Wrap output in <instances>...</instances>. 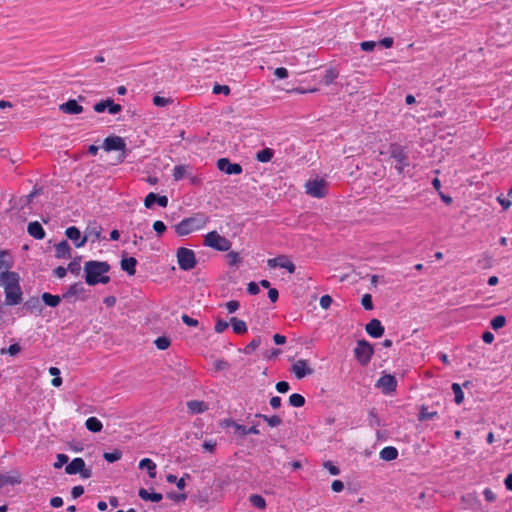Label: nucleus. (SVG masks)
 I'll return each instance as SVG.
<instances>
[{
	"label": "nucleus",
	"mask_w": 512,
	"mask_h": 512,
	"mask_svg": "<svg viewBox=\"0 0 512 512\" xmlns=\"http://www.w3.org/2000/svg\"><path fill=\"white\" fill-rule=\"evenodd\" d=\"M0 286L5 293V304L8 306L19 305L22 301V289L20 287V276L14 271H3L0 273Z\"/></svg>",
	"instance_id": "f257e3e1"
},
{
	"label": "nucleus",
	"mask_w": 512,
	"mask_h": 512,
	"mask_svg": "<svg viewBox=\"0 0 512 512\" xmlns=\"http://www.w3.org/2000/svg\"><path fill=\"white\" fill-rule=\"evenodd\" d=\"M85 282L89 286L97 284H107L110 282V277L106 275L111 266L106 261L90 260L84 264Z\"/></svg>",
	"instance_id": "f03ea898"
},
{
	"label": "nucleus",
	"mask_w": 512,
	"mask_h": 512,
	"mask_svg": "<svg viewBox=\"0 0 512 512\" xmlns=\"http://www.w3.org/2000/svg\"><path fill=\"white\" fill-rule=\"evenodd\" d=\"M208 221L209 218L207 216L199 213L194 216L184 218L174 226V229L178 236H186L193 231L204 228Z\"/></svg>",
	"instance_id": "7ed1b4c3"
},
{
	"label": "nucleus",
	"mask_w": 512,
	"mask_h": 512,
	"mask_svg": "<svg viewBox=\"0 0 512 512\" xmlns=\"http://www.w3.org/2000/svg\"><path fill=\"white\" fill-rule=\"evenodd\" d=\"M388 152L390 157L396 161L395 169L398 174H402L404 169L410 165L406 147L396 142L390 143Z\"/></svg>",
	"instance_id": "20e7f679"
},
{
	"label": "nucleus",
	"mask_w": 512,
	"mask_h": 512,
	"mask_svg": "<svg viewBox=\"0 0 512 512\" xmlns=\"http://www.w3.org/2000/svg\"><path fill=\"white\" fill-rule=\"evenodd\" d=\"M204 246L210 247L216 251L227 252L232 246V242L217 231H211L204 236Z\"/></svg>",
	"instance_id": "39448f33"
},
{
	"label": "nucleus",
	"mask_w": 512,
	"mask_h": 512,
	"mask_svg": "<svg viewBox=\"0 0 512 512\" xmlns=\"http://www.w3.org/2000/svg\"><path fill=\"white\" fill-rule=\"evenodd\" d=\"M374 354L373 345L367 340H358L354 348V356L361 366H366L372 359Z\"/></svg>",
	"instance_id": "423d86ee"
},
{
	"label": "nucleus",
	"mask_w": 512,
	"mask_h": 512,
	"mask_svg": "<svg viewBox=\"0 0 512 512\" xmlns=\"http://www.w3.org/2000/svg\"><path fill=\"white\" fill-rule=\"evenodd\" d=\"M176 256L181 270L190 271L195 268L197 260L193 250L186 247H180L177 250Z\"/></svg>",
	"instance_id": "0eeeda50"
},
{
	"label": "nucleus",
	"mask_w": 512,
	"mask_h": 512,
	"mask_svg": "<svg viewBox=\"0 0 512 512\" xmlns=\"http://www.w3.org/2000/svg\"><path fill=\"white\" fill-rule=\"evenodd\" d=\"M125 148V140L120 136H108L104 139L103 149L105 151H123L122 155L119 157V162H123L126 157Z\"/></svg>",
	"instance_id": "6e6552de"
},
{
	"label": "nucleus",
	"mask_w": 512,
	"mask_h": 512,
	"mask_svg": "<svg viewBox=\"0 0 512 512\" xmlns=\"http://www.w3.org/2000/svg\"><path fill=\"white\" fill-rule=\"evenodd\" d=\"M327 183L324 179L308 180L305 184L306 194L315 197L323 198L326 196Z\"/></svg>",
	"instance_id": "1a4fd4ad"
},
{
	"label": "nucleus",
	"mask_w": 512,
	"mask_h": 512,
	"mask_svg": "<svg viewBox=\"0 0 512 512\" xmlns=\"http://www.w3.org/2000/svg\"><path fill=\"white\" fill-rule=\"evenodd\" d=\"M376 387L380 388L383 394L389 395L396 391L397 380L395 376L385 374L377 380Z\"/></svg>",
	"instance_id": "9d476101"
},
{
	"label": "nucleus",
	"mask_w": 512,
	"mask_h": 512,
	"mask_svg": "<svg viewBox=\"0 0 512 512\" xmlns=\"http://www.w3.org/2000/svg\"><path fill=\"white\" fill-rule=\"evenodd\" d=\"M217 168L227 175H239L243 172V168L240 164L232 163L228 158L218 159Z\"/></svg>",
	"instance_id": "9b49d317"
},
{
	"label": "nucleus",
	"mask_w": 512,
	"mask_h": 512,
	"mask_svg": "<svg viewBox=\"0 0 512 512\" xmlns=\"http://www.w3.org/2000/svg\"><path fill=\"white\" fill-rule=\"evenodd\" d=\"M270 268L280 267L286 269L289 273H294L296 266L291 262L285 255H281L275 258H270L267 261Z\"/></svg>",
	"instance_id": "f8f14e48"
},
{
	"label": "nucleus",
	"mask_w": 512,
	"mask_h": 512,
	"mask_svg": "<svg viewBox=\"0 0 512 512\" xmlns=\"http://www.w3.org/2000/svg\"><path fill=\"white\" fill-rule=\"evenodd\" d=\"M66 237L73 242L76 248L83 247L87 242V235L82 236L76 226H70L65 230Z\"/></svg>",
	"instance_id": "ddd939ff"
},
{
	"label": "nucleus",
	"mask_w": 512,
	"mask_h": 512,
	"mask_svg": "<svg viewBox=\"0 0 512 512\" xmlns=\"http://www.w3.org/2000/svg\"><path fill=\"white\" fill-rule=\"evenodd\" d=\"M291 371L297 379H302L313 373V369L308 366L307 360L300 359L292 365Z\"/></svg>",
	"instance_id": "4468645a"
},
{
	"label": "nucleus",
	"mask_w": 512,
	"mask_h": 512,
	"mask_svg": "<svg viewBox=\"0 0 512 512\" xmlns=\"http://www.w3.org/2000/svg\"><path fill=\"white\" fill-rule=\"evenodd\" d=\"M22 482L21 474L17 470L0 473V486L17 485Z\"/></svg>",
	"instance_id": "2eb2a0df"
},
{
	"label": "nucleus",
	"mask_w": 512,
	"mask_h": 512,
	"mask_svg": "<svg viewBox=\"0 0 512 512\" xmlns=\"http://www.w3.org/2000/svg\"><path fill=\"white\" fill-rule=\"evenodd\" d=\"M365 330L368 335L373 338H380L384 334V327L380 320L374 318L371 319L365 326Z\"/></svg>",
	"instance_id": "dca6fc26"
},
{
	"label": "nucleus",
	"mask_w": 512,
	"mask_h": 512,
	"mask_svg": "<svg viewBox=\"0 0 512 512\" xmlns=\"http://www.w3.org/2000/svg\"><path fill=\"white\" fill-rule=\"evenodd\" d=\"M60 111L69 115H77L83 112V106H81L77 100L69 99L67 102L62 103L59 106Z\"/></svg>",
	"instance_id": "f3484780"
},
{
	"label": "nucleus",
	"mask_w": 512,
	"mask_h": 512,
	"mask_svg": "<svg viewBox=\"0 0 512 512\" xmlns=\"http://www.w3.org/2000/svg\"><path fill=\"white\" fill-rule=\"evenodd\" d=\"M14 266V259L9 250L0 251V273L3 271H10Z\"/></svg>",
	"instance_id": "a211bd4d"
},
{
	"label": "nucleus",
	"mask_w": 512,
	"mask_h": 512,
	"mask_svg": "<svg viewBox=\"0 0 512 512\" xmlns=\"http://www.w3.org/2000/svg\"><path fill=\"white\" fill-rule=\"evenodd\" d=\"M27 232L31 237L37 240L44 239L46 235L45 230L38 221L30 222L27 226Z\"/></svg>",
	"instance_id": "6ab92c4d"
},
{
	"label": "nucleus",
	"mask_w": 512,
	"mask_h": 512,
	"mask_svg": "<svg viewBox=\"0 0 512 512\" xmlns=\"http://www.w3.org/2000/svg\"><path fill=\"white\" fill-rule=\"evenodd\" d=\"M55 256L58 259H70L71 255V247L66 240H62L55 246Z\"/></svg>",
	"instance_id": "aec40b11"
},
{
	"label": "nucleus",
	"mask_w": 512,
	"mask_h": 512,
	"mask_svg": "<svg viewBox=\"0 0 512 512\" xmlns=\"http://www.w3.org/2000/svg\"><path fill=\"white\" fill-rule=\"evenodd\" d=\"M83 466H85V461L82 458L77 457L66 465L65 472L69 475H76L82 471Z\"/></svg>",
	"instance_id": "412c9836"
},
{
	"label": "nucleus",
	"mask_w": 512,
	"mask_h": 512,
	"mask_svg": "<svg viewBox=\"0 0 512 512\" xmlns=\"http://www.w3.org/2000/svg\"><path fill=\"white\" fill-rule=\"evenodd\" d=\"M137 259L134 257L123 258L120 261V266L129 276H133L136 273Z\"/></svg>",
	"instance_id": "4be33fe9"
},
{
	"label": "nucleus",
	"mask_w": 512,
	"mask_h": 512,
	"mask_svg": "<svg viewBox=\"0 0 512 512\" xmlns=\"http://www.w3.org/2000/svg\"><path fill=\"white\" fill-rule=\"evenodd\" d=\"M263 342L262 336L256 335L244 348L239 349L245 355L252 354Z\"/></svg>",
	"instance_id": "5701e85b"
},
{
	"label": "nucleus",
	"mask_w": 512,
	"mask_h": 512,
	"mask_svg": "<svg viewBox=\"0 0 512 512\" xmlns=\"http://www.w3.org/2000/svg\"><path fill=\"white\" fill-rule=\"evenodd\" d=\"M139 497L144 501L160 502L163 498L161 493H150L145 488H140L138 492Z\"/></svg>",
	"instance_id": "b1692460"
},
{
	"label": "nucleus",
	"mask_w": 512,
	"mask_h": 512,
	"mask_svg": "<svg viewBox=\"0 0 512 512\" xmlns=\"http://www.w3.org/2000/svg\"><path fill=\"white\" fill-rule=\"evenodd\" d=\"M230 324L235 334L242 335L248 330L246 322L238 319L237 317H232L230 319Z\"/></svg>",
	"instance_id": "393cba45"
},
{
	"label": "nucleus",
	"mask_w": 512,
	"mask_h": 512,
	"mask_svg": "<svg viewBox=\"0 0 512 512\" xmlns=\"http://www.w3.org/2000/svg\"><path fill=\"white\" fill-rule=\"evenodd\" d=\"M41 299L45 305L55 308L60 304L61 299H63V298H62V296H59V295H53L48 292H44L41 295Z\"/></svg>",
	"instance_id": "a878e982"
},
{
	"label": "nucleus",
	"mask_w": 512,
	"mask_h": 512,
	"mask_svg": "<svg viewBox=\"0 0 512 512\" xmlns=\"http://www.w3.org/2000/svg\"><path fill=\"white\" fill-rule=\"evenodd\" d=\"M85 291L84 286L81 282H76L69 286L67 291L62 294L63 299H69L72 296L79 295Z\"/></svg>",
	"instance_id": "bb28decb"
},
{
	"label": "nucleus",
	"mask_w": 512,
	"mask_h": 512,
	"mask_svg": "<svg viewBox=\"0 0 512 512\" xmlns=\"http://www.w3.org/2000/svg\"><path fill=\"white\" fill-rule=\"evenodd\" d=\"M23 307L30 313H40L42 310L40 300L38 297L35 296H32L28 300H26Z\"/></svg>",
	"instance_id": "cd10ccee"
},
{
	"label": "nucleus",
	"mask_w": 512,
	"mask_h": 512,
	"mask_svg": "<svg viewBox=\"0 0 512 512\" xmlns=\"http://www.w3.org/2000/svg\"><path fill=\"white\" fill-rule=\"evenodd\" d=\"M398 457V450L393 446H386L380 451V458L384 461H393Z\"/></svg>",
	"instance_id": "c85d7f7f"
},
{
	"label": "nucleus",
	"mask_w": 512,
	"mask_h": 512,
	"mask_svg": "<svg viewBox=\"0 0 512 512\" xmlns=\"http://www.w3.org/2000/svg\"><path fill=\"white\" fill-rule=\"evenodd\" d=\"M187 407H188V410L192 414L203 413L204 411L207 410L206 403L204 401H198V400H191V401L187 402Z\"/></svg>",
	"instance_id": "c756f323"
},
{
	"label": "nucleus",
	"mask_w": 512,
	"mask_h": 512,
	"mask_svg": "<svg viewBox=\"0 0 512 512\" xmlns=\"http://www.w3.org/2000/svg\"><path fill=\"white\" fill-rule=\"evenodd\" d=\"M140 469H146L150 478L156 477V464L149 458H143L139 462Z\"/></svg>",
	"instance_id": "7c9ffc66"
},
{
	"label": "nucleus",
	"mask_w": 512,
	"mask_h": 512,
	"mask_svg": "<svg viewBox=\"0 0 512 512\" xmlns=\"http://www.w3.org/2000/svg\"><path fill=\"white\" fill-rule=\"evenodd\" d=\"M85 427L90 432L98 433L102 430L103 425L102 422L97 417L92 416L86 420Z\"/></svg>",
	"instance_id": "2f4dec72"
},
{
	"label": "nucleus",
	"mask_w": 512,
	"mask_h": 512,
	"mask_svg": "<svg viewBox=\"0 0 512 512\" xmlns=\"http://www.w3.org/2000/svg\"><path fill=\"white\" fill-rule=\"evenodd\" d=\"M339 76V71L334 68V67H330L328 68L325 73H324V76L321 80V82L326 85V86H329L331 85L335 79Z\"/></svg>",
	"instance_id": "473e14b6"
},
{
	"label": "nucleus",
	"mask_w": 512,
	"mask_h": 512,
	"mask_svg": "<svg viewBox=\"0 0 512 512\" xmlns=\"http://www.w3.org/2000/svg\"><path fill=\"white\" fill-rule=\"evenodd\" d=\"M257 418H262L270 427H278L282 424V418L278 415L267 416L265 414L257 413Z\"/></svg>",
	"instance_id": "72a5a7b5"
},
{
	"label": "nucleus",
	"mask_w": 512,
	"mask_h": 512,
	"mask_svg": "<svg viewBox=\"0 0 512 512\" xmlns=\"http://www.w3.org/2000/svg\"><path fill=\"white\" fill-rule=\"evenodd\" d=\"M274 156V150L271 148H264L256 153L255 159L261 163L271 161Z\"/></svg>",
	"instance_id": "f704fd0d"
},
{
	"label": "nucleus",
	"mask_w": 512,
	"mask_h": 512,
	"mask_svg": "<svg viewBox=\"0 0 512 512\" xmlns=\"http://www.w3.org/2000/svg\"><path fill=\"white\" fill-rule=\"evenodd\" d=\"M101 230H102L101 226L99 224H97V222H93L88 225L85 235H87V237L93 236L94 237L93 242H94L95 240H98L100 238Z\"/></svg>",
	"instance_id": "c9c22d12"
},
{
	"label": "nucleus",
	"mask_w": 512,
	"mask_h": 512,
	"mask_svg": "<svg viewBox=\"0 0 512 512\" xmlns=\"http://www.w3.org/2000/svg\"><path fill=\"white\" fill-rule=\"evenodd\" d=\"M438 416L436 411L429 412L428 408L425 405H422L418 414L419 421L431 420Z\"/></svg>",
	"instance_id": "e433bc0d"
},
{
	"label": "nucleus",
	"mask_w": 512,
	"mask_h": 512,
	"mask_svg": "<svg viewBox=\"0 0 512 512\" xmlns=\"http://www.w3.org/2000/svg\"><path fill=\"white\" fill-rule=\"evenodd\" d=\"M249 502L258 509L266 508V500L259 494H251L249 496Z\"/></svg>",
	"instance_id": "4c0bfd02"
},
{
	"label": "nucleus",
	"mask_w": 512,
	"mask_h": 512,
	"mask_svg": "<svg viewBox=\"0 0 512 512\" xmlns=\"http://www.w3.org/2000/svg\"><path fill=\"white\" fill-rule=\"evenodd\" d=\"M451 389L454 393V401L456 404L460 405L464 401V393L462 387L458 383H453Z\"/></svg>",
	"instance_id": "58836bf2"
},
{
	"label": "nucleus",
	"mask_w": 512,
	"mask_h": 512,
	"mask_svg": "<svg viewBox=\"0 0 512 512\" xmlns=\"http://www.w3.org/2000/svg\"><path fill=\"white\" fill-rule=\"evenodd\" d=\"M289 404L292 407H297V408L303 407L305 405V398L301 394L293 393L289 397Z\"/></svg>",
	"instance_id": "ea45409f"
},
{
	"label": "nucleus",
	"mask_w": 512,
	"mask_h": 512,
	"mask_svg": "<svg viewBox=\"0 0 512 512\" xmlns=\"http://www.w3.org/2000/svg\"><path fill=\"white\" fill-rule=\"evenodd\" d=\"M122 457V451L119 450V449H114L113 451L111 452H105L103 454V458L108 462V463H114L118 460H120Z\"/></svg>",
	"instance_id": "a19ab883"
},
{
	"label": "nucleus",
	"mask_w": 512,
	"mask_h": 512,
	"mask_svg": "<svg viewBox=\"0 0 512 512\" xmlns=\"http://www.w3.org/2000/svg\"><path fill=\"white\" fill-rule=\"evenodd\" d=\"M506 324V318L503 315H497L490 321V326L493 330L497 331L504 327Z\"/></svg>",
	"instance_id": "79ce46f5"
},
{
	"label": "nucleus",
	"mask_w": 512,
	"mask_h": 512,
	"mask_svg": "<svg viewBox=\"0 0 512 512\" xmlns=\"http://www.w3.org/2000/svg\"><path fill=\"white\" fill-rule=\"evenodd\" d=\"M80 262H81V257L80 256L74 258L68 264V267H67L68 271H70V273H72L74 275H78L80 273V270H81Z\"/></svg>",
	"instance_id": "37998d69"
},
{
	"label": "nucleus",
	"mask_w": 512,
	"mask_h": 512,
	"mask_svg": "<svg viewBox=\"0 0 512 512\" xmlns=\"http://www.w3.org/2000/svg\"><path fill=\"white\" fill-rule=\"evenodd\" d=\"M154 344L159 350H166L171 345V340L166 336H160L154 341Z\"/></svg>",
	"instance_id": "c03bdc74"
},
{
	"label": "nucleus",
	"mask_w": 512,
	"mask_h": 512,
	"mask_svg": "<svg viewBox=\"0 0 512 512\" xmlns=\"http://www.w3.org/2000/svg\"><path fill=\"white\" fill-rule=\"evenodd\" d=\"M226 258L230 266H238L241 263V257L238 252L229 251Z\"/></svg>",
	"instance_id": "a18cd8bd"
},
{
	"label": "nucleus",
	"mask_w": 512,
	"mask_h": 512,
	"mask_svg": "<svg viewBox=\"0 0 512 512\" xmlns=\"http://www.w3.org/2000/svg\"><path fill=\"white\" fill-rule=\"evenodd\" d=\"M368 419H369V424L370 426H381V420L378 416V413L376 412V409L375 408H372L369 410V413H368Z\"/></svg>",
	"instance_id": "49530a36"
},
{
	"label": "nucleus",
	"mask_w": 512,
	"mask_h": 512,
	"mask_svg": "<svg viewBox=\"0 0 512 512\" xmlns=\"http://www.w3.org/2000/svg\"><path fill=\"white\" fill-rule=\"evenodd\" d=\"M186 167L184 165H176L173 169V178L178 181L185 177Z\"/></svg>",
	"instance_id": "de8ad7c7"
},
{
	"label": "nucleus",
	"mask_w": 512,
	"mask_h": 512,
	"mask_svg": "<svg viewBox=\"0 0 512 512\" xmlns=\"http://www.w3.org/2000/svg\"><path fill=\"white\" fill-rule=\"evenodd\" d=\"M229 323H230V321L227 322V321H225V320H223L221 318H218L216 320V323H215V326H214L215 332H217V333L224 332L228 328Z\"/></svg>",
	"instance_id": "09e8293b"
},
{
	"label": "nucleus",
	"mask_w": 512,
	"mask_h": 512,
	"mask_svg": "<svg viewBox=\"0 0 512 512\" xmlns=\"http://www.w3.org/2000/svg\"><path fill=\"white\" fill-rule=\"evenodd\" d=\"M21 350V347L18 343L11 344L7 349L3 348L1 350V354L8 353L11 356L17 355Z\"/></svg>",
	"instance_id": "8fccbe9b"
},
{
	"label": "nucleus",
	"mask_w": 512,
	"mask_h": 512,
	"mask_svg": "<svg viewBox=\"0 0 512 512\" xmlns=\"http://www.w3.org/2000/svg\"><path fill=\"white\" fill-rule=\"evenodd\" d=\"M68 456L66 454H63V453H59L57 454V461L54 463V468L55 469H60L63 465H67L68 464Z\"/></svg>",
	"instance_id": "3c124183"
},
{
	"label": "nucleus",
	"mask_w": 512,
	"mask_h": 512,
	"mask_svg": "<svg viewBox=\"0 0 512 512\" xmlns=\"http://www.w3.org/2000/svg\"><path fill=\"white\" fill-rule=\"evenodd\" d=\"M361 304L365 310H372L374 307L372 296L370 294H364L361 299Z\"/></svg>",
	"instance_id": "603ef678"
},
{
	"label": "nucleus",
	"mask_w": 512,
	"mask_h": 512,
	"mask_svg": "<svg viewBox=\"0 0 512 512\" xmlns=\"http://www.w3.org/2000/svg\"><path fill=\"white\" fill-rule=\"evenodd\" d=\"M156 193L154 192H150L144 199V205L147 209H151L155 203H157L156 201Z\"/></svg>",
	"instance_id": "864d4df0"
},
{
	"label": "nucleus",
	"mask_w": 512,
	"mask_h": 512,
	"mask_svg": "<svg viewBox=\"0 0 512 512\" xmlns=\"http://www.w3.org/2000/svg\"><path fill=\"white\" fill-rule=\"evenodd\" d=\"M171 100L169 98H165L159 95L153 97V104L157 107H165L167 106Z\"/></svg>",
	"instance_id": "5fc2aeb1"
},
{
	"label": "nucleus",
	"mask_w": 512,
	"mask_h": 512,
	"mask_svg": "<svg viewBox=\"0 0 512 512\" xmlns=\"http://www.w3.org/2000/svg\"><path fill=\"white\" fill-rule=\"evenodd\" d=\"M153 229L156 232L157 236L160 237L166 231L167 227L164 224V222L157 220L153 223Z\"/></svg>",
	"instance_id": "6e6d98bb"
},
{
	"label": "nucleus",
	"mask_w": 512,
	"mask_h": 512,
	"mask_svg": "<svg viewBox=\"0 0 512 512\" xmlns=\"http://www.w3.org/2000/svg\"><path fill=\"white\" fill-rule=\"evenodd\" d=\"M214 368L216 371H224L230 368V364L224 359H218L214 362Z\"/></svg>",
	"instance_id": "4d7b16f0"
},
{
	"label": "nucleus",
	"mask_w": 512,
	"mask_h": 512,
	"mask_svg": "<svg viewBox=\"0 0 512 512\" xmlns=\"http://www.w3.org/2000/svg\"><path fill=\"white\" fill-rule=\"evenodd\" d=\"M181 319L182 322L189 327H197L199 325V321L197 319H194L187 314H183Z\"/></svg>",
	"instance_id": "13d9d810"
},
{
	"label": "nucleus",
	"mask_w": 512,
	"mask_h": 512,
	"mask_svg": "<svg viewBox=\"0 0 512 512\" xmlns=\"http://www.w3.org/2000/svg\"><path fill=\"white\" fill-rule=\"evenodd\" d=\"M230 88L229 86L227 85H220V84H215L214 87H213V93L214 94H224V95H229L230 94Z\"/></svg>",
	"instance_id": "bf43d9fd"
},
{
	"label": "nucleus",
	"mask_w": 512,
	"mask_h": 512,
	"mask_svg": "<svg viewBox=\"0 0 512 512\" xmlns=\"http://www.w3.org/2000/svg\"><path fill=\"white\" fill-rule=\"evenodd\" d=\"M323 466L329 471L331 475L336 476L340 474V469L337 466H335L331 461H325Z\"/></svg>",
	"instance_id": "052dcab7"
},
{
	"label": "nucleus",
	"mask_w": 512,
	"mask_h": 512,
	"mask_svg": "<svg viewBox=\"0 0 512 512\" xmlns=\"http://www.w3.org/2000/svg\"><path fill=\"white\" fill-rule=\"evenodd\" d=\"M377 46V42L375 41H363L360 43L361 50L365 52H371Z\"/></svg>",
	"instance_id": "680f3d73"
},
{
	"label": "nucleus",
	"mask_w": 512,
	"mask_h": 512,
	"mask_svg": "<svg viewBox=\"0 0 512 512\" xmlns=\"http://www.w3.org/2000/svg\"><path fill=\"white\" fill-rule=\"evenodd\" d=\"M225 306H226L228 313H234L239 309L240 303L236 300H231V301H228L225 304Z\"/></svg>",
	"instance_id": "e2e57ef3"
},
{
	"label": "nucleus",
	"mask_w": 512,
	"mask_h": 512,
	"mask_svg": "<svg viewBox=\"0 0 512 512\" xmlns=\"http://www.w3.org/2000/svg\"><path fill=\"white\" fill-rule=\"evenodd\" d=\"M332 298L330 295H323L320 297V306L323 308V309H328L331 304H332Z\"/></svg>",
	"instance_id": "0e129e2a"
},
{
	"label": "nucleus",
	"mask_w": 512,
	"mask_h": 512,
	"mask_svg": "<svg viewBox=\"0 0 512 512\" xmlns=\"http://www.w3.org/2000/svg\"><path fill=\"white\" fill-rule=\"evenodd\" d=\"M289 389H290V384L287 381H279L276 384V390L279 393H286L289 391Z\"/></svg>",
	"instance_id": "69168bd1"
},
{
	"label": "nucleus",
	"mask_w": 512,
	"mask_h": 512,
	"mask_svg": "<svg viewBox=\"0 0 512 512\" xmlns=\"http://www.w3.org/2000/svg\"><path fill=\"white\" fill-rule=\"evenodd\" d=\"M274 75L278 78V79H285L288 77V70L284 67H278L275 69L274 71Z\"/></svg>",
	"instance_id": "338daca9"
},
{
	"label": "nucleus",
	"mask_w": 512,
	"mask_h": 512,
	"mask_svg": "<svg viewBox=\"0 0 512 512\" xmlns=\"http://www.w3.org/2000/svg\"><path fill=\"white\" fill-rule=\"evenodd\" d=\"M68 269L63 266H58L53 270V275L57 278H64Z\"/></svg>",
	"instance_id": "774afa93"
}]
</instances>
